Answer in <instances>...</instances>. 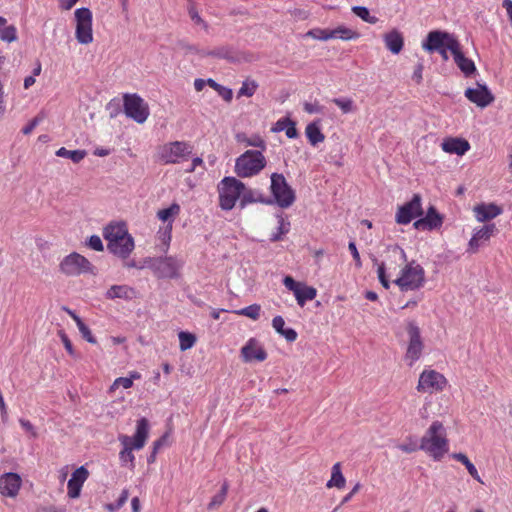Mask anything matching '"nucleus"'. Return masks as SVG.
<instances>
[{
  "mask_svg": "<svg viewBox=\"0 0 512 512\" xmlns=\"http://www.w3.org/2000/svg\"><path fill=\"white\" fill-rule=\"evenodd\" d=\"M332 102L338 106L344 114L354 111V103L350 98H334Z\"/></svg>",
  "mask_w": 512,
  "mask_h": 512,
  "instance_id": "45",
  "label": "nucleus"
},
{
  "mask_svg": "<svg viewBox=\"0 0 512 512\" xmlns=\"http://www.w3.org/2000/svg\"><path fill=\"white\" fill-rule=\"evenodd\" d=\"M423 69H424L423 64H422V63H419V64L416 66V68H415V70H414V72H413V76H412V78H413V80H414L417 84H420V83L422 82V80H423V75H422V73H423Z\"/></svg>",
  "mask_w": 512,
  "mask_h": 512,
  "instance_id": "60",
  "label": "nucleus"
},
{
  "mask_svg": "<svg viewBox=\"0 0 512 512\" xmlns=\"http://www.w3.org/2000/svg\"><path fill=\"white\" fill-rule=\"evenodd\" d=\"M39 119L37 117L33 118L23 129L22 133L25 135L30 134L35 127L38 125Z\"/></svg>",
  "mask_w": 512,
  "mask_h": 512,
  "instance_id": "62",
  "label": "nucleus"
},
{
  "mask_svg": "<svg viewBox=\"0 0 512 512\" xmlns=\"http://www.w3.org/2000/svg\"><path fill=\"white\" fill-rule=\"evenodd\" d=\"M241 356L244 362H262L267 358V352L255 338H250L241 348Z\"/></svg>",
  "mask_w": 512,
  "mask_h": 512,
  "instance_id": "22",
  "label": "nucleus"
},
{
  "mask_svg": "<svg viewBox=\"0 0 512 512\" xmlns=\"http://www.w3.org/2000/svg\"><path fill=\"white\" fill-rule=\"evenodd\" d=\"M89 477V471L81 466L77 468L73 473L67 484V495L72 498H78L80 496L81 488L85 481Z\"/></svg>",
  "mask_w": 512,
  "mask_h": 512,
  "instance_id": "24",
  "label": "nucleus"
},
{
  "mask_svg": "<svg viewBox=\"0 0 512 512\" xmlns=\"http://www.w3.org/2000/svg\"><path fill=\"white\" fill-rule=\"evenodd\" d=\"M193 146L186 141H173L162 145L158 150V159L163 164H177L189 159Z\"/></svg>",
  "mask_w": 512,
  "mask_h": 512,
  "instance_id": "9",
  "label": "nucleus"
},
{
  "mask_svg": "<svg viewBox=\"0 0 512 512\" xmlns=\"http://www.w3.org/2000/svg\"><path fill=\"white\" fill-rule=\"evenodd\" d=\"M267 165L262 151L246 150L235 160L234 172L240 178L258 175Z\"/></svg>",
  "mask_w": 512,
  "mask_h": 512,
  "instance_id": "7",
  "label": "nucleus"
},
{
  "mask_svg": "<svg viewBox=\"0 0 512 512\" xmlns=\"http://www.w3.org/2000/svg\"><path fill=\"white\" fill-rule=\"evenodd\" d=\"M289 342H293L297 339V332L292 328L284 329V331L280 334Z\"/></svg>",
  "mask_w": 512,
  "mask_h": 512,
  "instance_id": "61",
  "label": "nucleus"
},
{
  "mask_svg": "<svg viewBox=\"0 0 512 512\" xmlns=\"http://www.w3.org/2000/svg\"><path fill=\"white\" fill-rule=\"evenodd\" d=\"M79 0H59V8L68 11L74 7Z\"/></svg>",
  "mask_w": 512,
  "mask_h": 512,
  "instance_id": "63",
  "label": "nucleus"
},
{
  "mask_svg": "<svg viewBox=\"0 0 512 512\" xmlns=\"http://www.w3.org/2000/svg\"><path fill=\"white\" fill-rule=\"evenodd\" d=\"M441 148L445 153L463 156L471 146L470 143L461 137H446L441 143Z\"/></svg>",
  "mask_w": 512,
  "mask_h": 512,
  "instance_id": "27",
  "label": "nucleus"
},
{
  "mask_svg": "<svg viewBox=\"0 0 512 512\" xmlns=\"http://www.w3.org/2000/svg\"><path fill=\"white\" fill-rule=\"evenodd\" d=\"M149 435V422L146 418H141L137 421L136 431L133 436L121 434L118 440L122 445L119 452V461L121 466L128 467L130 470L135 468V456L133 450H141L148 439Z\"/></svg>",
  "mask_w": 512,
  "mask_h": 512,
  "instance_id": "1",
  "label": "nucleus"
},
{
  "mask_svg": "<svg viewBox=\"0 0 512 512\" xmlns=\"http://www.w3.org/2000/svg\"><path fill=\"white\" fill-rule=\"evenodd\" d=\"M408 259L406 252L398 245H391L386 250V260L378 265L377 274L381 285L385 289L390 288L391 278L396 277V273L405 264Z\"/></svg>",
  "mask_w": 512,
  "mask_h": 512,
  "instance_id": "4",
  "label": "nucleus"
},
{
  "mask_svg": "<svg viewBox=\"0 0 512 512\" xmlns=\"http://www.w3.org/2000/svg\"><path fill=\"white\" fill-rule=\"evenodd\" d=\"M286 126L287 127L284 129L286 136L290 139L296 138L298 136V131L296 129L295 122L286 118Z\"/></svg>",
  "mask_w": 512,
  "mask_h": 512,
  "instance_id": "51",
  "label": "nucleus"
},
{
  "mask_svg": "<svg viewBox=\"0 0 512 512\" xmlns=\"http://www.w3.org/2000/svg\"><path fill=\"white\" fill-rule=\"evenodd\" d=\"M498 232L494 223L486 224L478 229H475L471 239L468 242L467 252L476 253L481 246V243L487 242L492 236Z\"/></svg>",
  "mask_w": 512,
  "mask_h": 512,
  "instance_id": "19",
  "label": "nucleus"
},
{
  "mask_svg": "<svg viewBox=\"0 0 512 512\" xmlns=\"http://www.w3.org/2000/svg\"><path fill=\"white\" fill-rule=\"evenodd\" d=\"M278 231L280 234L285 235L289 232L290 223L286 221L282 215H278Z\"/></svg>",
  "mask_w": 512,
  "mask_h": 512,
  "instance_id": "55",
  "label": "nucleus"
},
{
  "mask_svg": "<svg viewBox=\"0 0 512 512\" xmlns=\"http://www.w3.org/2000/svg\"><path fill=\"white\" fill-rule=\"evenodd\" d=\"M179 47L184 51L185 54H198L200 53L199 49L192 44L186 43L184 41L179 42Z\"/></svg>",
  "mask_w": 512,
  "mask_h": 512,
  "instance_id": "56",
  "label": "nucleus"
},
{
  "mask_svg": "<svg viewBox=\"0 0 512 512\" xmlns=\"http://www.w3.org/2000/svg\"><path fill=\"white\" fill-rule=\"evenodd\" d=\"M305 133L308 138V141L313 146L323 142L325 139V136L321 132L319 125L315 122L310 123L306 126Z\"/></svg>",
  "mask_w": 512,
  "mask_h": 512,
  "instance_id": "33",
  "label": "nucleus"
},
{
  "mask_svg": "<svg viewBox=\"0 0 512 512\" xmlns=\"http://www.w3.org/2000/svg\"><path fill=\"white\" fill-rule=\"evenodd\" d=\"M58 157L68 158L74 163L81 162L87 155L85 150H68L65 147H61L56 151Z\"/></svg>",
  "mask_w": 512,
  "mask_h": 512,
  "instance_id": "36",
  "label": "nucleus"
},
{
  "mask_svg": "<svg viewBox=\"0 0 512 512\" xmlns=\"http://www.w3.org/2000/svg\"><path fill=\"white\" fill-rule=\"evenodd\" d=\"M346 484V479L341 470V463L337 462L332 466L331 469V478L326 483L327 488L336 487L338 489H343Z\"/></svg>",
  "mask_w": 512,
  "mask_h": 512,
  "instance_id": "31",
  "label": "nucleus"
},
{
  "mask_svg": "<svg viewBox=\"0 0 512 512\" xmlns=\"http://www.w3.org/2000/svg\"><path fill=\"white\" fill-rule=\"evenodd\" d=\"M383 41L386 48L393 54H399L404 46L403 34L397 30L392 29L383 35Z\"/></svg>",
  "mask_w": 512,
  "mask_h": 512,
  "instance_id": "28",
  "label": "nucleus"
},
{
  "mask_svg": "<svg viewBox=\"0 0 512 512\" xmlns=\"http://www.w3.org/2000/svg\"><path fill=\"white\" fill-rule=\"evenodd\" d=\"M258 86L255 80L247 78L242 82V86L237 92V98L252 97L256 93Z\"/></svg>",
  "mask_w": 512,
  "mask_h": 512,
  "instance_id": "38",
  "label": "nucleus"
},
{
  "mask_svg": "<svg viewBox=\"0 0 512 512\" xmlns=\"http://www.w3.org/2000/svg\"><path fill=\"white\" fill-rule=\"evenodd\" d=\"M283 284L289 291L293 292L300 307H304L307 301H312L317 296L316 288L308 286L304 282L295 281L291 276H285Z\"/></svg>",
  "mask_w": 512,
  "mask_h": 512,
  "instance_id": "17",
  "label": "nucleus"
},
{
  "mask_svg": "<svg viewBox=\"0 0 512 512\" xmlns=\"http://www.w3.org/2000/svg\"><path fill=\"white\" fill-rule=\"evenodd\" d=\"M135 296V291L128 285H113L105 293V297L110 300L123 299L130 300Z\"/></svg>",
  "mask_w": 512,
  "mask_h": 512,
  "instance_id": "30",
  "label": "nucleus"
},
{
  "mask_svg": "<svg viewBox=\"0 0 512 512\" xmlns=\"http://www.w3.org/2000/svg\"><path fill=\"white\" fill-rule=\"evenodd\" d=\"M182 264L175 257H157L149 261V267L157 278H176Z\"/></svg>",
  "mask_w": 512,
  "mask_h": 512,
  "instance_id": "16",
  "label": "nucleus"
},
{
  "mask_svg": "<svg viewBox=\"0 0 512 512\" xmlns=\"http://www.w3.org/2000/svg\"><path fill=\"white\" fill-rule=\"evenodd\" d=\"M426 282L424 268L416 261H408L396 273V277L392 279L401 292L416 291L421 289Z\"/></svg>",
  "mask_w": 512,
  "mask_h": 512,
  "instance_id": "5",
  "label": "nucleus"
},
{
  "mask_svg": "<svg viewBox=\"0 0 512 512\" xmlns=\"http://www.w3.org/2000/svg\"><path fill=\"white\" fill-rule=\"evenodd\" d=\"M228 489H229V485H228V482L225 481L223 484H222V487L220 489V491L214 495L211 499V501L209 502L207 508L209 510H215L217 509L219 506H221L224 501L226 500V497H227V493H228Z\"/></svg>",
  "mask_w": 512,
  "mask_h": 512,
  "instance_id": "37",
  "label": "nucleus"
},
{
  "mask_svg": "<svg viewBox=\"0 0 512 512\" xmlns=\"http://www.w3.org/2000/svg\"><path fill=\"white\" fill-rule=\"evenodd\" d=\"M272 326L277 333L281 334L284 331L285 321L282 316H275L272 320Z\"/></svg>",
  "mask_w": 512,
  "mask_h": 512,
  "instance_id": "57",
  "label": "nucleus"
},
{
  "mask_svg": "<svg viewBox=\"0 0 512 512\" xmlns=\"http://www.w3.org/2000/svg\"><path fill=\"white\" fill-rule=\"evenodd\" d=\"M219 96H221L226 102H231L233 98V92L230 88H227L225 86H221L218 90Z\"/></svg>",
  "mask_w": 512,
  "mask_h": 512,
  "instance_id": "59",
  "label": "nucleus"
},
{
  "mask_svg": "<svg viewBox=\"0 0 512 512\" xmlns=\"http://www.w3.org/2000/svg\"><path fill=\"white\" fill-rule=\"evenodd\" d=\"M453 50V59L459 70L466 78L474 76L477 71L474 61L466 57L462 51V45L451 46Z\"/></svg>",
  "mask_w": 512,
  "mask_h": 512,
  "instance_id": "23",
  "label": "nucleus"
},
{
  "mask_svg": "<svg viewBox=\"0 0 512 512\" xmlns=\"http://www.w3.org/2000/svg\"><path fill=\"white\" fill-rule=\"evenodd\" d=\"M502 212V208L495 203H480L473 207L475 219L481 223L498 217Z\"/></svg>",
  "mask_w": 512,
  "mask_h": 512,
  "instance_id": "26",
  "label": "nucleus"
},
{
  "mask_svg": "<svg viewBox=\"0 0 512 512\" xmlns=\"http://www.w3.org/2000/svg\"><path fill=\"white\" fill-rule=\"evenodd\" d=\"M22 486L19 474L9 472L0 476V494L4 497L15 498Z\"/></svg>",
  "mask_w": 512,
  "mask_h": 512,
  "instance_id": "21",
  "label": "nucleus"
},
{
  "mask_svg": "<svg viewBox=\"0 0 512 512\" xmlns=\"http://www.w3.org/2000/svg\"><path fill=\"white\" fill-rule=\"evenodd\" d=\"M328 29L323 28H313L306 32L305 36L319 40V41H328Z\"/></svg>",
  "mask_w": 512,
  "mask_h": 512,
  "instance_id": "46",
  "label": "nucleus"
},
{
  "mask_svg": "<svg viewBox=\"0 0 512 512\" xmlns=\"http://www.w3.org/2000/svg\"><path fill=\"white\" fill-rule=\"evenodd\" d=\"M188 13H189L191 20L196 25H201L206 31L208 30V27H209L208 24L202 19V17L199 15V13L195 7H193V6L190 7L188 10Z\"/></svg>",
  "mask_w": 512,
  "mask_h": 512,
  "instance_id": "48",
  "label": "nucleus"
},
{
  "mask_svg": "<svg viewBox=\"0 0 512 512\" xmlns=\"http://www.w3.org/2000/svg\"><path fill=\"white\" fill-rule=\"evenodd\" d=\"M452 458L459 461L460 463H462L466 467L468 473L471 475V477L473 479L482 483V479H481L476 467L474 466V464L469 460V458L465 454L454 453V454H452Z\"/></svg>",
  "mask_w": 512,
  "mask_h": 512,
  "instance_id": "35",
  "label": "nucleus"
},
{
  "mask_svg": "<svg viewBox=\"0 0 512 512\" xmlns=\"http://www.w3.org/2000/svg\"><path fill=\"white\" fill-rule=\"evenodd\" d=\"M71 318L75 321L82 337L88 341L89 343L95 344L96 338L92 335L91 330L88 328V326L82 321V319L76 315L73 311L67 310Z\"/></svg>",
  "mask_w": 512,
  "mask_h": 512,
  "instance_id": "34",
  "label": "nucleus"
},
{
  "mask_svg": "<svg viewBox=\"0 0 512 512\" xmlns=\"http://www.w3.org/2000/svg\"><path fill=\"white\" fill-rule=\"evenodd\" d=\"M123 106L126 116L139 124L144 123L150 115L148 103L138 94H125L123 96Z\"/></svg>",
  "mask_w": 512,
  "mask_h": 512,
  "instance_id": "13",
  "label": "nucleus"
},
{
  "mask_svg": "<svg viewBox=\"0 0 512 512\" xmlns=\"http://www.w3.org/2000/svg\"><path fill=\"white\" fill-rule=\"evenodd\" d=\"M59 336L61 338V341L66 349V351L71 355L74 356L75 352L72 346V342L70 341L69 337L64 331H59Z\"/></svg>",
  "mask_w": 512,
  "mask_h": 512,
  "instance_id": "53",
  "label": "nucleus"
},
{
  "mask_svg": "<svg viewBox=\"0 0 512 512\" xmlns=\"http://www.w3.org/2000/svg\"><path fill=\"white\" fill-rule=\"evenodd\" d=\"M244 183L235 177H224L218 184L219 206L222 210H232L243 192Z\"/></svg>",
  "mask_w": 512,
  "mask_h": 512,
  "instance_id": "8",
  "label": "nucleus"
},
{
  "mask_svg": "<svg viewBox=\"0 0 512 512\" xmlns=\"http://www.w3.org/2000/svg\"><path fill=\"white\" fill-rule=\"evenodd\" d=\"M454 45H460L459 40L454 34L441 30H433L427 34L421 46L426 52H437L443 61H448V51L453 55V48H451V46Z\"/></svg>",
  "mask_w": 512,
  "mask_h": 512,
  "instance_id": "6",
  "label": "nucleus"
},
{
  "mask_svg": "<svg viewBox=\"0 0 512 512\" xmlns=\"http://www.w3.org/2000/svg\"><path fill=\"white\" fill-rule=\"evenodd\" d=\"M76 28L75 37L78 43L88 45L93 42L92 22L93 16L90 9L82 7L74 12Z\"/></svg>",
  "mask_w": 512,
  "mask_h": 512,
  "instance_id": "12",
  "label": "nucleus"
},
{
  "mask_svg": "<svg viewBox=\"0 0 512 512\" xmlns=\"http://www.w3.org/2000/svg\"><path fill=\"white\" fill-rule=\"evenodd\" d=\"M351 10L356 16L369 24H376L378 22V18L370 15L368 8L364 6H353Z\"/></svg>",
  "mask_w": 512,
  "mask_h": 512,
  "instance_id": "42",
  "label": "nucleus"
},
{
  "mask_svg": "<svg viewBox=\"0 0 512 512\" xmlns=\"http://www.w3.org/2000/svg\"><path fill=\"white\" fill-rule=\"evenodd\" d=\"M0 40L11 43L17 40V29L10 25L0 29Z\"/></svg>",
  "mask_w": 512,
  "mask_h": 512,
  "instance_id": "44",
  "label": "nucleus"
},
{
  "mask_svg": "<svg viewBox=\"0 0 512 512\" xmlns=\"http://www.w3.org/2000/svg\"><path fill=\"white\" fill-rule=\"evenodd\" d=\"M290 15L294 20H306L310 16V13L308 10L301 9V8H294L293 10H290Z\"/></svg>",
  "mask_w": 512,
  "mask_h": 512,
  "instance_id": "49",
  "label": "nucleus"
},
{
  "mask_svg": "<svg viewBox=\"0 0 512 512\" xmlns=\"http://www.w3.org/2000/svg\"><path fill=\"white\" fill-rule=\"evenodd\" d=\"M103 237L107 241V249L117 257L126 259L135 247L134 239L129 234L124 222L108 224L103 231Z\"/></svg>",
  "mask_w": 512,
  "mask_h": 512,
  "instance_id": "2",
  "label": "nucleus"
},
{
  "mask_svg": "<svg viewBox=\"0 0 512 512\" xmlns=\"http://www.w3.org/2000/svg\"><path fill=\"white\" fill-rule=\"evenodd\" d=\"M19 423L21 425V427L31 435V437L33 438H36L38 436L37 434V431L35 429V427L33 426V424L29 421V420H26V419H20L19 420Z\"/></svg>",
  "mask_w": 512,
  "mask_h": 512,
  "instance_id": "52",
  "label": "nucleus"
},
{
  "mask_svg": "<svg viewBox=\"0 0 512 512\" xmlns=\"http://www.w3.org/2000/svg\"><path fill=\"white\" fill-rule=\"evenodd\" d=\"M338 39L343 41L356 40L360 37L359 32L348 28L344 25H339L336 28Z\"/></svg>",
  "mask_w": 512,
  "mask_h": 512,
  "instance_id": "41",
  "label": "nucleus"
},
{
  "mask_svg": "<svg viewBox=\"0 0 512 512\" xmlns=\"http://www.w3.org/2000/svg\"><path fill=\"white\" fill-rule=\"evenodd\" d=\"M304 111L309 113V114H315V113H321L322 112V107L317 103H310V102H306L304 103Z\"/></svg>",
  "mask_w": 512,
  "mask_h": 512,
  "instance_id": "58",
  "label": "nucleus"
},
{
  "mask_svg": "<svg viewBox=\"0 0 512 512\" xmlns=\"http://www.w3.org/2000/svg\"><path fill=\"white\" fill-rule=\"evenodd\" d=\"M442 223L443 218L441 217V215L437 212L434 206H430L427 210L425 217L416 220L413 226L417 230L430 231L441 227Z\"/></svg>",
  "mask_w": 512,
  "mask_h": 512,
  "instance_id": "25",
  "label": "nucleus"
},
{
  "mask_svg": "<svg viewBox=\"0 0 512 512\" xmlns=\"http://www.w3.org/2000/svg\"><path fill=\"white\" fill-rule=\"evenodd\" d=\"M271 192L281 208H288L295 201L294 190L288 185L282 174L273 173L271 175Z\"/></svg>",
  "mask_w": 512,
  "mask_h": 512,
  "instance_id": "14",
  "label": "nucleus"
},
{
  "mask_svg": "<svg viewBox=\"0 0 512 512\" xmlns=\"http://www.w3.org/2000/svg\"><path fill=\"white\" fill-rule=\"evenodd\" d=\"M406 330L408 334V345L404 358L407 364L412 367L422 356L424 343L421 338L420 329L415 322H408Z\"/></svg>",
  "mask_w": 512,
  "mask_h": 512,
  "instance_id": "15",
  "label": "nucleus"
},
{
  "mask_svg": "<svg viewBox=\"0 0 512 512\" xmlns=\"http://www.w3.org/2000/svg\"><path fill=\"white\" fill-rule=\"evenodd\" d=\"M181 208L177 203H172L168 208L161 209L157 212V217L163 222H168L165 234H167L168 240L171 239L172 223L174 218L180 214Z\"/></svg>",
  "mask_w": 512,
  "mask_h": 512,
  "instance_id": "29",
  "label": "nucleus"
},
{
  "mask_svg": "<svg viewBox=\"0 0 512 512\" xmlns=\"http://www.w3.org/2000/svg\"><path fill=\"white\" fill-rule=\"evenodd\" d=\"M88 246L95 251H103L104 246L98 235H92L88 240Z\"/></svg>",
  "mask_w": 512,
  "mask_h": 512,
  "instance_id": "50",
  "label": "nucleus"
},
{
  "mask_svg": "<svg viewBox=\"0 0 512 512\" xmlns=\"http://www.w3.org/2000/svg\"><path fill=\"white\" fill-rule=\"evenodd\" d=\"M465 97L480 108H485L494 102L495 97L486 85L477 84L476 88H467Z\"/></svg>",
  "mask_w": 512,
  "mask_h": 512,
  "instance_id": "20",
  "label": "nucleus"
},
{
  "mask_svg": "<svg viewBox=\"0 0 512 512\" xmlns=\"http://www.w3.org/2000/svg\"><path fill=\"white\" fill-rule=\"evenodd\" d=\"M233 312L237 315L245 316L256 321L260 318L261 306L259 304H252Z\"/></svg>",
  "mask_w": 512,
  "mask_h": 512,
  "instance_id": "39",
  "label": "nucleus"
},
{
  "mask_svg": "<svg viewBox=\"0 0 512 512\" xmlns=\"http://www.w3.org/2000/svg\"><path fill=\"white\" fill-rule=\"evenodd\" d=\"M448 386L444 374L432 368H425L419 375L416 390L421 394L441 393Z\"/></svg>",
  "mask_w": 512,
  "mask_h": 512,
  "instance_id": "10",
  "label": "nucleus"
},
{
  "mask_svg": "<svg viewBox=\"0 0 512 512\" xmlns=\"http://www.w3.org/2000/svg\"><path fill=\"white\" fill-rule=\"evenodd\" d=\"M59 269L66 276L96 274L95 266L86 257L77 252H72L65 256L59 264Z\"/></svg>",
  "mask_w": 512,
  "mask_h": 512,
  "instance_id": "11",
  "label": "nucleus"
},
{
  "mask_svg": "<svg viewBox=\"0 0 512 512\" xmlns=\"http://www.w3.org/2000/svg\"><path fill=\"white\" fill-rule=\"evenodd\" d=\"M423 215L422 198L420 194H414L412 199L400 206L395 215V221L401 225L409 224L414 218Z\"/></svg>",
  "mask_w": 512,
  "mask_h": 512,
  "instance_id": "18",
  "label": "nucleus"
},
{
  "mask_svg": "<svg viewBox=\"0 0 512 512\" xmlns=\"http://www.w3.org/2000/svg\"><path fill=\"white\" fill-rule=\"evenodd\" d=\"M179 347L181 351L191 349L196 343V336L190 332L181 331L178 334Z\"/></svg>",
  "mask_w": 512,
  "mask_h": 512,
  "instance_id": "40",
  "label": "nucleus"
},
{
  "mask_svg": "<svg viewBox=\"0 0 512 512\" xmlns=\"http://www.w3.org/2000/svg\"><path fill=\"white\" fill-rule=\"evenodd\" d=\"M419 449L435 461H440L449 450L446 430L440 421H433L420 440Z\"/></svg>",
  "mask_w": 512,
  "mask_h": 512,
  "instance_id": "3",
  "label": "nucleus"
},
{
  "mask_svg": "<svg viewBox=\"0 0 512 512\" xmlns=\"http://www.w3.org/2000/svg\"><path fill=\"white\" fill-rule=\"evenodd\" d=\"M348 249L352 254V257L355 261L356 267L360 268L362 266V262H361L360 254L357 250L355 242H353V241L349 242Z\"/></svg>",
  "mask_w": 512,
  "mask_h": 512,
  "instance_id": "54",
  "label": "nucleus"
},
{
  "mask_svg": "<svg viewBox=\"0 0 512 512\" xmlns=\"http://www.w3.org/2000/svg\"><path fill=\"white\" fill-rule=\"evenodd\" d=\"M133 386L131 379L128 377H118L114 380L112 385L110 386V392H114L117 388L123 387L124 389H129Z\"/></svg>",
  "mask_w": 512,
  "mask_h": 512,
  "instance_id": "47",
  "label": "nucleus"
},
{
  "mask_svg": "<svg viewBox=\"0 0 512 512\" xmlns=\"http://www.w3.org/2000/svg\"><path fill=\"white\" fill-rule=\"evenodd\" d=\"M239 200H240L241 208H244L246 205L257 202V201L264 202V200L255 196V192L253 190L247 189L245 185H244L243 192H241V196H240Z\"/></svg>",
  "mask_w": 512,
  "mask_h": 512,
  "instance_id": "43",
  "label": "nucleus"
},
{
  "mask_svg": "<svg viewBox=\"0 0 512 512\" xmlns=\"http://www.w3.org/2000/svg\"><path fill=\"white\" fill-rule=\"evenodd\" d=\"M398 447L401 451L405 453H412L419 449V446H417L415 443L401 444Z\"/></svg>",
  "mask_w": 512,
  "mask_h": 512,
  "instance_id": "64",
  "label": "nucleus"
},
{
  "mask_svg": "<svg viewBox=\"0 0 512 512\" xmlns=\"http://www.w3.org/2000/svg\"><path fill=\"white\" fill-rule=\"evenodd\" d=\"M236 138L238 142L243 143L246 146L258 148V151H262L263 154L264 151L267 149L266 141L260 135L255 134L250 137H247L244 134H238Z\"/></svg>",
  "mask_w": 512,
  "mask_h": 512,
  "instance_id": "32",
  "label": "nucleus"
}]
</instances>
